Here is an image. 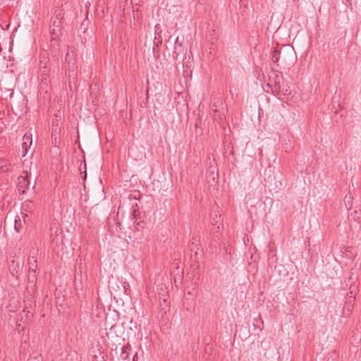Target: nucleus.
I'll return each mask as SVG.
<instances>
[{
  "mask_svg": "<svg viewBox=\"0 0 361 361\" xmlns=\"http://www.w3.org/2000/svg\"><path fill=\"white\" fill-rule=\"evenodd\" d=\"M211 111H213L214 119H222L225 116V106L221 98H214L210 106Z\"/></svg>",
  "mask_w": 361,
  "mask_h": 361,
  "instance_id": "1",
  "label": "nucleus"
},
{
  "mask_svg": "<svg viewBox=\"0 0 361 361\" xmlns=\"http://www.w3.org/2000/svg\"><path fill=\"white\" fill-rule=\"evenodd\" d=\"M49 32L51 37H60L62 35V20L58 18H51Z\"/></svg>",
  "mask_w": 361,
  "mask_h": 361,
  "instance_id": "2",
  "label": "nucleus"
},
{
  "mask_svg": "<svg viewBox=\"0 0 361 361\" xmlns=\"http://www.w3.org/2000/svg\"><path fill=\"white\" fill-rule=\"evenodd\" d=\"M59 38L60 37H51V38L50 39L49 51H50L52 58L54 60L58 59L59 52H60L61 45H60Z\"/></svg>",
  "mask_w": 361,
  "mask_h": 361,
  "instance_id": "3",
  "label": "nucleus"
},
{
  "mask_svg": "<svg viewBox=\"0 0 361 361\" xmlns=\"http://www.w3.org/2000/svg\"><path fill=\"white\" fill-rule=\"evenodd\" d=\"M124 324L125 322H123L121 324H116L112 325L109 329V331L106 333V336L109 337H117L122 338L124 334Z\"/></svg>",
  "mask_w": 361,
  "mask_h": 361,
  "instance_id": "4",
  "label": "nucleus"
},
{
  "mask_svg": "<svg viewBox=\"0 0 361 361\" xmlns=\"http://www.w3.org/2000/svg\"><path fill=\"white\" fill-rule=\"evenodd\" d=\"M30 186V180L28 178V175L25 176H20L18 178V191L20 194H25L27 190H28Z\"/></svg>",
  "mask_w": 361,
  "mask_h": 361,
  "instance_id": "5",
  "label": "nucleus"
},
{
  "mask_svg": "<svg viewBox=\"0 0 361 361\" xmlns=\"http://www.w3.org/2000/svg\"><path fill=\"white\" fill-rule=\"evenodd\" d=\"M355 296L347 297L343 306V314L345 317L350 315L354 305Z\"/></svg>",
  "mask_w": 361,
  "mask_h": 361,
  "instance_id": "6",
  "label": "nucleus"
},
{
  "mask_svg": "<svg viewBox=\"0 0 361 361\" xmlns=\"http://www.w3.org/2000/svg\"><path fill=\"white\" fill-rule=\"evenodd\" d=\"M61 133V126H59V121H52V133H51V139L52 142L56 144L57 139L60 137Z\"/></svg>",
  "mask_w": 361,
  "mask_h": 361,
  "instance_id": "7",
  "label": "nucleus"
},
{
  "mask_svg": "<svg viewBox=\"0 0 361 361\" xmlns=\"http://www.w3.org/2000/svg\"><path fill=\"white\" fill-rule=\"evenodd\" d=\"M32 136L28 135L27 134L24 135L23 137V143H22V148L23 149V157H25L27 154L28 149L30 148V146L32 145Z\"/></svg>",
  "mask_w": 361,
  "mask_h": 361,
  "instance_id": "8",
  "label": "nucleus"
},
{
  "mask_svg": "<svg viewBox=\"0 0 361 361\" xmlns=\"http://www.w3.org/2000/svg\"><path fill=\"white\" fill-rule=\"evenodd\" d=\"M8 269L10 273L12 274V276H18V274H20V270L22 269V266L18 262H16L15 260H11L8 265Z\"/></svg>",
  "mask_w": 361,
  "mask_h": 361,
  "instance_id": "9",
  "label": "nucleus"
},
{
  "mask_svg": "<svg viewBox=\"0 0 361 361\" xmlns=\"http://www.w3.org/2000/svg\"><path fill=\"white\" fill-rule=\"evenodd\" d=\"M184 51V49L183 47L182 43H178L177 44H174L173 51L172 54V57L174 60L177 59L178 56L183 54Z\"/></svg>",
  "mask_w": 361,
  "mask_h": 361,
  "instance_id": "10",
  "label": "nucleus"
},
{
  "mask_svg": "<svg viewBox=\"0 0 361 361\" xmlns=\"http://www.w3.org/2000/svg\"><path fill=\"white\" fill-rule=\"evenodd\" d=\"M48 71H41V82L42 86L46 85V87H48V85L49 83V80L48 79Z\"/></svg>",
  "mask_w": 361,
  "mask_h": 361,
  "instance_id": "11",
  "label": "nucleus"
},
{
  "mask_svg": "<svg viewBox=\"0 0 361 361\" xmlns=\"http://www.w3.org/2000/svg\"><path fill=\"white\" fill-rule=\"evenodd\" d=\"M127 347L121 346L119 348L118 350L120 352V357L121 360H125L128 358V353L127 352Z\"/></svg>",
  "mask_w": 361,
  "mask_h": 361,
  "instance_id": "12",
  "label": "nucleus"
},
{
  "mask_svg": "<svg viewBox=\"0 0 361 361\" xmlns=\"http://www.w3.org/2000/svg\"><path fill=\"white\" fill-rule=\"evenodd\" d=\"M36 270L32 271L31 269H29L28 271V281L30 283H35L37 280V276H36Z\"/></svg>",
  "mask_w": 361,
  "mask_h": 361,
  "instance_id": "13",
  "label": "nucleus"
},
{
  "mask_svg": "<svg viewBox=\"0 0 361 361\" xmlns=\"http://www.w3.org/2000/svg\"><path fill=\"white\" fill-rule=\"evenodd\" d=\"M201 119L199 121H197L195 123V135L196 137L201 136L202 134V128L201 127Z\"/></svg>",
  "mask_w": 361,
  "mask_h": 361,
  "instance_id": "14",
  "label": "nucleus"
},
{
  "mask_svg": "<svg viewBox=\"0 0 361 361\" xmlns=\"http://www.w3.org/2000/svg\"><path fill=\"white\" fill-rule=\"evenodd\" d=\"M54 16L51 17V18H58V20H62L63 17V10L61 8H57L54 11Z\"/></svg>",
  "mask_w": 361,
  "mask_h": 361,
  "instance_id": "15",
  "label": "nucleus"
},
{
  "mask_svg": "<svg viewBox=\"0 0 361 361\" xmlns=\"http://www.w3.org/2000/svg\"><path fill=\"white\" fill-rule=\"evenodd\" d=\"M28 264H30L29 269H31L32 271L37 269V260L33 257H32V259L30 258H29Z\"/></svg>",
  "mask_w": 361,
  "mask_h": 361,
  "instance_id": "16",
  "label": "nucleus"
},
{
  "mask_svg": "<svg viewBox=\"0 0 361 361\" xmlns=\"http://www.w3.org/2000/svg\"><path fill=\"white\" fill-rule=\"evenodd\" d=\"M14 228L17 233H20L22 231L23 228V225L21 224L20 219H18V221L17 219H15Z\"/></svg>",
  "mask_w": 361,
  "mask_h": 361,
  "instance_id": "17",
  "label": "nucleus"
},
{
  "mask_svg": "<svg viewBox=\"0 0 361 361\" xmlns=\"http://www.w3.org/2000/svg\"><path fill=\"white\" fill-rule=\"evenodd\" d=\"M281 52L279 50L275 49L272 52L271 60L274 63H277L279 61Z\"/></svg>",
  "mask_w": 361,
  "mask_h": 361,
  "instance_id": "18",
  "label": "nucleus"
},
{
  "mask_svg": "<svg viewBox=\"0 0 361 361\" xmlns=\"http://www.w3.org/2000/svg\"><path fill=\"white\" fill-rule=\"evenodd\" d=\"M74 286H75V289L77 292V295L78 297H80V293L78 292L79 290H82V281L81 280H80V281H77V280L75 279V283H74Z\"/></svg>",
  "mask_w": 361,
  "mask_h": 361,
  "instance_id": "19",
  "label": "nucleus"
},
{
  "mask_svg": "<svg viewBox=\"0 0 361 361\" xmlns=\"http://www.w3.org/2000/svg\"><path fill=\"white\" fill-rule=\"evenodd\" d=\"M350 216L353 217V219L357 220L361 217V209L359 210H355L353 213H351Z\"/></svg>",
  "mask_w": 361,
  "mask_h": 361,
  "instance_id": "20",
  "label": "nucleus"
},
{
  "mask_svg": "<svg viewBox=\"0 0 361 361\" xmlns=\"http://www.w3.org/2000/svg\"><path fill=\"white\" fill-rule=\"evenodd\" d=\"M47 59L41 60L40 61L39 66H40L41 69H42V71H47Z\"/></svg>",
  "mask_w": 361,
  "mask_h": 361,
  "instance_id": "21",
  "label": "nucleus"
},
{
  "mask_svg": "<svg viewBox=\"0 0 361 361\" xmlns=\"http://www.w3.org/2000/svg\"><path fill=\"white\" fill-rule=\"evenodd\" d=\"M191 257L194 259L195 261L197 262V264H199V258H198V252L197 251H195L194 252V255H191Z\"/></svg>",
  "mask_w": 361,
  "mask_h": 361,
  "instance_id": "22",
  "label": "nucleus"
},
{
  "mask_svg": "<svg viewBox=\"0 0 361 361\" xmlns=\"http://www.w3.org/2000/svg\"><path fill=\"white\" fill-rule=\"evenodd\" d=\"M163 302L164 303V305L161 307V310L166 311V309L169 307V302H167L166 299H163Z\"/></svg>",
  "mask_w": 361,
  "mask_h": 361,
  "instance_id": "23",
  "label": "nucleus"
},
{
  "mask_svg": "<svg viewBox=\"0 0 361 361\" xmlns=\"http://www.w3.org/2000/svg\"><path fill=\"white\" fill-rule=\"evenodd\" d=\"M212 345H209V343L207 344V346L204 347V353H208L209 350H212Z\"/></svg>",
  "mask_w": 361,
  "mask_h": 361,
  "instance_id": "24",
  "label": "nucleus"
},
{
  "mask_svg": "<svg viewBox=\"0 0 361 361\" xmlns=\"http://www.w3.org/2000/svg\"><path fill=\"white\" fill-rule=\"evenodd\" d=\"M157 37H155L154 44V46H156L157 47H159V45L161 44V39H158V41H157V42H156V40H157Z\"/></svg>",
  "mask_w": 361,
  "mask_h": 361,
  "instance_id": "25",
  "label": "nucleus"
},
{
  "mask_svg": "<svg viewBox=\"0 0 361 361\" xmlns=\"http://www.w3.org/2000/svg\"><path fill=\"white\" fill-rule=\"evenodd\" d=\"M350 296L355 297V293H354V291L352 290H350V292L348 293V297H350Z\"/></svg>",
  "mask_w": 361,
  "mask_h": 361,
  "instance_id": "26",
  "label": "nucleus"
},
{
  "mask_svg": "<svg viewBox=\"0 0 361 361\" xmlns=\"http://www.w3.org/2000/svg\"><path fill=\"white\" fill-rule=\"evenodd\" d=\"M178 43H181L180 41H179V37H178L176 39V42L174 43V44H177Z\"/></svg>",
  "mask_w": 361,
  "mask_h": 361,
  "instance_id": "27",
  "label": "nucleus"
},
{
  "mask_svg": "<svg viewBox=\"0 0 361 361\" xmlns=\"http://www.w3.org/2000/svg\"><path fill=\"white\" fill-rule=\"evenodd\" d=\"M23 312L24 313H25V315L27 317L28 314L30 313V312L28 310H23Z\"/></svg>",
  "mask_w": 361,
  "mask_h": 361,
  "instance_id": "28",
  "label": "nucleus"
},
{
  "mask_svg": "<svg viewBox=\"0 0 361 361\" xmlns=\"http://www.w3.org/2000/svg\"><path fill=\"white\" fill-rule=\"evenodd\" d=\"M131 198H133V199H135V200H137V198L136 197V196H135V195H133H133H130V199H131Z\"/></svg>",
  "mask_w": 361,
  "mask_h": 361,
  "instance_id": "29",
  "label": "nucleus"
},
{
  "mask_svg": "<svg viewBox=\"0 0 361 361\" xmlns=\"http://www.w3.org/2000/svg\"><path fill=\"white\" fill-rule=\"evenodd\" d=\"M211 30H212V31L213 32H214L215 30H214V25H212V27Z\"/></svg>",
  "mask_w": 361,
  "mask_h": 361,
  "instance_id": "30",
  "label": "nucleus"
},
{
  "mask_svg": "<svg viewBox=\"0 0 361 361\" xmlns=\"http://www.w3.org/2000/svg\"><path fill=\"white\" fill-rule=\"evenodd\" d=\"M155 29H156V31L159 29V27L157 25L155 26Z\"/></svg>",
  "mask_w": 361,
  "mask_h": 361,
  "instance_id": "31",
  "label": "nucleus"
},
{
  "mask_svg": "<svg viewBox=\"0 0 361 361\" xmlns=\"http://www.w3.org/2000/svg\"><path fill=\"white\" fill-rule=\"evenodd\" d=\"M210 35H211V39H214V38H215L214 37H213V34H210Z\"/></svg>",
  "mask_w": 361,
  "mask_h": 361,
  "instance_id": "32",
  "label": "nucleus"
},
{
  "mask_svg": "<svg viewBox=\"0 0 361 361\" xmlns=\"http://www.w3.org/2000/svg\"><path fill=\"white\" fill-rule=\"evenodd\" d=\"M86 176H87V174L86 173H85V176H84V178H86Z\"/></svg>",
  "mask_w": 361,
  "mask_h": 361,
  "instance_id": "33",
  "label": "nucleus"
},
{
  "mask_svg": "<svg viewBox=\"0 0 361 361\" xmlns=\"http://www.w3.org/2000/svg\"><path fill=\"white\" fill-rule=\"evenodd\" d=\"M162 305H164V302H160V306L162 307Z\"/></svg>",
  "mask_w": 361,
  "mask_h": 361,
  "instance_id": "34",
  "label": "nucleus"
},
{
  "mask_svg": "<svg viewBox=\"0 0 361 361\" xmlns=\"http://www.w3.org/2000/svg\"><path fill=\"white\" fill-rule=\"evenodd\" d=\"M129 329H130V330H131V331L133 330V327H132V326H130V328H129Z\"/></svg>",
  "mask_w": 361,
  "mask_h": 361,
  "instance_id": "35",
  "label": "nucleus"
},
{
  "mask_svg": "<svg viewBox=\"0 0 361 361\" xmlns=\"http://www.w3.org/2000/svg\"><path fill=\"white\" fill-rule=\"evenodd\" d=\"M130 324H133V321H132V319H130Z\"/></svg>",
  "mask_w": 361,
  "mask_h": 361,
  "instance_id": "36",
  "label": "nucleus"
}]
</instances>
